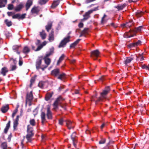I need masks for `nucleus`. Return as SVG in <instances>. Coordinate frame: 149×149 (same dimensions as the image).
Here are the masks:
<instances>
[{"mask_svg": "<svg viewBox=\"0 0 149 149\" xmlns=\"http://www.w3.org/2000/svg\"><path fill=\"white\" fill-rule=\"evenodd\" d=\"M53 53V50H50L49 51L46 52L45 55L44 56L43 58V59L44 60L46 66H47L50 64L51 60L49 57L52 55Z\"/></svg>", "mask_w": 149, "mask_h": 149, "instance_id": "obj_1", "label": "nucleus"}, {"mask_svg": "<svg viewBox=\"0 0 149 149\" xmlns=\"http://www.w3.org/2000/svg\"><path fill=\"white\" fill-rule=\"evenodd\" d=\"M33 127L30 125H28L27 127V134L26 136V138L29 141H31V138L33 135Z\"/></svg>", "mask_w": 149, "mask_h": 149, "instance_id": "obj_2", "label": "nucleus"}, {"mask_svg": "<svg viewBox=\"0 0 149 149\" xmlns=\"http://www.w3.org/2000/svg\"><path fill=\"white\" fill-rule=\"evenodd\" d=\"M98 8L99 6H97L95 8H94L86 12L85 14L83 15L84 18L81 19V20L85 21L87 20L90 17V14L92 13L93 11L98 10Z\"/></svg>", "mask_w": 149, "mask_h": 149, "instance_id": "obj_3", "label": "nucleus"}, {"mask_svg": "<svg viewBox=\"0 0 149 149\" xmlns=\"http://www.w3.org/2000/svg\"><path fill=\"white\" fill-rule=\"evenodd\" d=\"M110 89L109 87H107L103 91V92L101 93L100 97L99 99V101H102L104 99H105L106 97V95L110 91Z\"/></svg>", "mask_w": 149, "mask_h": 149, "instance_id": "obj_4", "label": "nucleus"}, {"mask_svg": "<svg viewBox=\"0 0 149 149\" xmlns=\"http://www.w3.org/2000/svg\"><path fill=\"white\" fill-rule=\"evenodd\" d=\"M33 98L32 92L31 91L29 93L27 94L26 100V104H28L29 106L31 104V102Z\"/></svg>", "mask_w": 149, "mask_h": 149, "instance_id": "obj_5", "label": "nucleus"}, {"mask_svg": "<svg viewBox=\"0 0 149 149\" xmlns=\"http://www.w3.org/2000/svg\"><path fill=\"white\" fill-rule=\"evenodd\" d=\"M64 100V99L61 97L57 98L53 104L54 109H56L57 108L58 105L62 103Z\"/></svg>", "mask_w": 149, "mask_h": 149, "instance_id": "obj_6", "label": "nucleus"}, {"mask_svg": "<svg viewBox=\"0 0 149 149\" xmlns=\"http://www.w3.org/2000/svg\"><path fill=\"white\" fill-rule=\"evenodd\" d=\"M70 36H68L66 38H65L61 42L59 45V47H63L66 44L70 41Z\"/></svg>", "mask_w": 149, "mask_h": 149, "instance_id": "obj_7", "label": "nucleus"}, {"mask_svg": "<svg viewBox=\"0 0 149 149\" xmlns=\"http://www.w3.org/2000/svg\"><path fill=\"white\" fill-rule=\"evenodd\" d=\"M100 52L97 50L93 51L91 53V56L94 60H96L97 58L99 56Z\"/></svg>", "mask_w": 149, "mask_h": 149, "instance_id": "obj_8", "label": "nucleus"}, {"mask_svg": "<svg viewBox=\"0 0 149 149\" xmlns=\"http://www.w3.org/2000/svg\"><path fill=\"white\" fill-rule=\"evenodd\" d=\"M135 35V33L134 31L130 30L129 32L125 33L124 36L125 38H129Z\"/></svg>", "mask_w": 149, "mask_h": 149, "instance_id": "obj_9", "label": "nucleus"}, {"mask_svg": "<svg viewBox=\"0 0 149 149\" xmlns=\"http://www.w3.org/2000/svg\"><path fill=\"white\" fill-rule=\"evenodd\" d=\"M71 139L72 140L73 144L74 146L76 148V143L77 141V136L76 132H74L71 136Z\"/></svg>", "mask_w": 149, "mask_h": 149, "instance_id": "obj_10", "label": "nucleus"}, {"mask_svg": "<svg viewBox=\"0 0 149 149\" xmlns=\"http://www.w3.org/2000/svg\"><path fill=\"white\" fill-rule=\"evenodd\" d=\"M50 107L48 105L47 107V116L48 119H51L52 118V113L50 110Z\"/></svg>", "mask_w": 149, "mask_h": 149, "instance_id": "obj_11", "label": "nucleus"}, {"mask_svg": "<svg viewBox=\"0 0 149 149\" xmlns=\"http://www.w3.org/2000/svg\"><path fill=\"white\" fill-rule=\"evenodd\" d=\"M141 42L140 40H138L137 42L129 45V47L130 48L133 47H136L141 45Z\"/></svg>", "mask_w": 149, "mask_h": 149, "instance_id": "obj_12", "label": "nucleus"}, {"mask_svg": "<svg viewBox=\"0 0 149 149\" xmlns=\"http://www.w3.org/2000/svg\"><path fill=\"white\" fill-rule=\"evenodd\" d=\"M48 40L50 42L53 41L54 40V31L53 30H52L49 35Z\"/></svg>", "mask_w": 149, "mask_h": 149, "instance_id": "obj_13", "label": "nucleus"}, {"mask_svg": "<svg viewBox=\"0 0 149 149\" xmlns=\"http://www.w3.org/2000/svg\"><path fill=\"white\" fill-rule=\"evenodd\" d=\"M8 71V68L6 67H4L2 68L0 73L3 76H5Z\"/></svg>", "mask_w": 149, "mask_h": 149, "instance_id": "obj_14", "label": "nucleus"}, {"mask_svg": "<svg viewBox=\"0 0 149 149\" xmlns=\"http://www.w3.org/2000/svg\"><path fill=\"white\" fill-rule=\"evenodd\" d=\"M19 116H17L16 119L14 120L13 122V128L14 130L16 129L17 127L18 124V121L19 120Z\"/></svg>", "mask_w": 149, "mask_h": 149, "instance_id": "obj_15", "label": "nucleus"}, {"mask_svg": "<svg viewBox=\"0 0 149 149\" xmlns=\"http://www.w3.org/2000/svg\"><path fill=\"white\" fill-rule=\"evenodd\" d=\"M66 125L68 128L70 129L71 128H73L74 124L70 120H68L66 122Z\"/></svg>", "mask_w": 149, "mask_h": 149, "instance_id": "obj_16", "label": "nucleus"}, {"mask_svg": "<svg viewBox=\"0 0 149 149\" xmlns=\"http://www.w3.org/2000/svg\"><path fill=\"white\" fill-rule=\"evenodd\" d=\"M9 109L8 104L3 105L1 108V111L3 113H6Z\"/></svg>", "mask_w": 149, "mask_h": 149, "instance_id": "obj_17", "label": "nucleus"}, {"mask_svg": "<svg viewBox=\"0 0 149 149\" xmlns=\"http://www.w3.org/2000/svg\"><path fill=\"white\" fill-rule=\"evenodd\" d=\"M126 5L124 3L122 4H118L117 6H115V8H117L119 11L123 10L125 7H126Z\"/></svg>", "mask_w": 149, "mask_h": 149, "instance_id": "obj_18", "label": "nucleus"}, {"mask_svg": "<svg viewBox=\"0 0 149 149\" xmlns=\"http://www.w3.org/2000/svg\"><path fill=\"white\" fill-rule=\"evenodd\" d=\"M24 7L22 3H20L17 5L14 8V10L16 12L19 11Z\"/></svg>", "mask_w": 149, "mask_h": 149, "instance_id": "obj_19", "label": "nucleus"}, {"mask_svg": "<svg viewBox=\"0 0 149 149\" xmlns=\"http://www.w3.org/2000/svg\"><path fill=\"white\" fill-rule=\"evenodd\" d=\"M52 26V22H49L47 25L45 26V29L48 32H49V30L51 29Z\"/></svg>", "mask_w": 149, "mask_h": 149, "instance_id": "obj_20", "label": "nucleus"}, {"mask_svg": "<svg viewBox=\"0 0 149 149\" xmlns=\"http://www.w3.org/2000/svg\"><path fill=\"white\" fill-rule=\"evenodd\" d=\"M32 0H27L26 5V10H27L29 9L30 6L32 5Z\"/></svg>", "mask_w": 149, "mask_h": 149, "instance_id": "obj_21", "label": "nucleus"}, {"mask_svg": "<svg viewBox=\"0 0 149 149\" xmlns=\"http://www.w3.org/2000/svg\"><path fill=\"white\" fill-rule=\"evenodd\" d=\"M40 10V9L38 7L34 6L31 10V12L32 13H37Z\"/></svg>", "mask_w": 149, "mask_h": 149, "instance_id": "obj_22", "label": "nucleus"}, {"mask_svg": "<svg viewBox=\"0 0 149 149\" xmlns=\"http://www.w3.org/2000/svg\"><path fill=\"white\" fill-rule=\"evenodd\" d=\"M42 63V59L39 58L38 59L36 63V66L37 69H39L40 68L41 65Z\"/></svg>", "mask_w": 149, "mask_h": 149, "instance_id": "obj_23", "label": "nucleus"}, {"mask_svg": "<svg viewBox=\"0 0 149 149\" xmlns=\"http://www.w3.org/2000/svg\"><path fill=\"white\" fill-rule=\"evenodd\" d=\"M41 117L42 120V123L44 124L46 122L45 114V113L43 112H42L41 114Z\"/></svg>", "mask_w": 149, "mask_h": 149, "instance_id": "obj_24", "label": "nucleus"}, {"mask_svg": "<svg viewBox=\"0 0 149 149\" xmlns=\"http://www.w3.org/2000/svg\"><path fill=\"white\" fill-rule=\"evenodd\" d=\"M133 25V22L132 21H130L129 22H126L125 24H123L122 25V26L123 27L129 28L131 26Z\"/></svg>", "mask_w": 149, "mask_h": 149, "instance_id": "obj_25", "label": "nucleus"}, {"mask_svg": "<svg viewBox=\"0 0 149 149\" xmlns=\"http://www.w3.org/2000/svg\"><path fill=\"white\" fill-rule=\"evenodd\" d=\"M7 2V0H0V8L4 7Z\"/></svg>", "mask_w": 149, "mask_h": 149, "instance_id": "obj_26", "label": "nucleus"}, {"mask_svg": "<svg viewBox=\"0 0 149 149\" xmlns=\"http://www.w3.org/2000/svg\"><path fill=\"white\" fill-rule=\"evenodd\" d=\"M59 72V70L58 69H56L52 71L51 74L52 75L56 76L58 75Z\"/></svg>", "mask_w": 149, "mask_h": 149, "instance_id": "obj_27", "label": "nucleus"}, {"mask_svg": "<svg viewBox=\"0 0 149 149\" xmlns=\"http://www.w3.org/2000/svg\"><path fill=\"white\" fill-rule=\"evenodd\" d=\"M30 51L29 48L27 46L24 47L22 50V52L25 54H27Z\"/></svg>", "mask_w": 149, "mask_h": 149, "instance_id": "obj_28", "label": "nucleus"}, {"mask_svg": "<svg viewBox=\"0 0 149 149\" xmlns=\"http://www.w3.org/2000/svg\"><path fill=\"white\" fill-rule=\"evenodd\" d=\"M10 121H9L6 125V126L4 130V132L5 133H6L10 127Z\"/></svg>", "mask_w": 149, "mask_h": 149, "instance_id": "obj_29", "label": "nucleus"}, {"mask_svg": "<svg viewBox=\"0 0 149 149\" xmlns=\"http://www.w3.org/2000/svg\"><path fill=\"white\" fill-rule=\"evenodd\" d=\"M40 36L42 39H44L45 38L46 34L44 30H43L42 32H40Z\"/></svg>", "mask_w": 149, "mask_h": 149, "instance_id": "obj_30", "label": "nucleus"}, {"mask_svg": "<svg viewBox=\"0 0 149 149\" xmlns=\"http://www.w3.org/2000/svg\"><path fill=\"white\" fill-rule=\"evenodd\" d=\"M133 59L134 58L132 57H129L127 58L125 61V63L127 65L128 63H130Z\"/></svg>", "mask_w": 149, "mask_h": 149, "instance_id": "obj_31", "label": "nucleus"}, {"mask_svg": "<svg viewBox=\"0 0 149 149\" xmlns=\"http://www.w3.org/2000/svg\"><path fill=\"white\" fill-rule=\"evenodd\" d=\"M53 95V93H48L46 94L45 97V99L47 101H48L52 97Z\"/></svg>", "mask_w": 149, "mask_h": 149, "instance_id": "obj_32", "label": "nucleus"}, {"mask_svg": "<svg viewBox=\"0 0 149 149\" xmlns=\"http://www.w3.org/2000/svg\"><path fill=\"white\" fill-rule=\"evenodd\" d=\"M59 3V0H57L56 1H54L53 3L52 4V7L53 8H55L56 6H57L58 5V4Z\"/></svg>", "mask_w": 149, "mask_h": 149, "instance_id": "obj_33", "label": "nucleus"}, {"mask_svg": "<svg viewBox=\"0 0 149 149\" xmlns=\"http://www.w3.org/2000/svg\"><path fill=\"white\" fill-rule=\"evenodd\" d=\"M66 77L65 75V74L63 73L60 74L58 77V79L61 80L64 79Z\"/></svg>", "mask_w": 149, "mask_h": 149, "instance_id": "obj_34", "label": "nucleus"}, {"mask_svg": "<svg viewBox=\"0 0 149 149\" xmlns=\"http://www.w3.org/2000/svg\"><path fill=\"white\" fill-rule=\"evenodd\" d=\"M142 27V26H140L137 28H136L134 30V31L136 32H140L141 31Z\"/></svg>", "mask_w": 149, "mask_h": 149, "instance_id": "obj_35", "label": "nucleus"}, {"mask_svg": "<svg viewBox=\"0 0 149 149\" xmlns=\"http://www.w3.org/2000/svg\"><path fill=\"white\" fill-rule=\"evenodd\" d=\"M80 40L79 39L77 40L76 41L74 42L72 44L70 45V47L71 48H73L75 47V46L77 45V44L79 42Z\"/></svg>", "mask_w": 149, "mask_h": 149, "instance_id": "obj_36", "label": "nucleus"}, {"mask_svg": "<svg viewBox=\"0 0 149 149\" xmlns=\"http://www.w3.org/2000/svg\"><path fill=\"white\" fill-rule=\"evenodd\" d=\"M5 22L8 26H10L12 25V22L11 21H9L8 19H6Z\"/></svg>", "mask_w": 149, "mask_h": 149, "instance_id": "obj_37", "label": "nucleus"}, {"mask_svg": "<svg viewBox=\"0 0 149 149\" xmlns=\"http://www.w3.org/2000/svg\"><path fill=\"white\" fill-rule=\"evenodd\" d=\"M29 123L32 126H34L36 125V122L34 119H31L29 121Z\"/></svg>", "mask_w": 149, "mask_h": 149, "instance_id": "obj_38", "label": "nucleus"}, {"mask_svg": "<svg viewBox=\"0 0 149 149\" xmlns=\"http://www.w3.org/2000/svg\"><path fill=\"white\" fill-rule=\"evenodd\" d=\"M1 147L3 149H7V146L6 142H3L2 143L1 145Z\"/></svg>", "mask_w": 149, "mask_h": 149, "instance_id": "obj_39", "label": "nucleus"}, {"mask_svg": "<svg viewBox=\"0 0 149 149\" xmlns=\"http://www.w3.org/2000/svg\"><path fill=\"white\" fill-rule=\"evenodd\" d=\"M17 66L15 65H12L10 67V71H13L15 70L17 68Z\"/></svg>", "mask_w": 149, "mask_h": 149, "instance_id": "obj_40", "label": "nucleus"}, {"mask_svg": "<svg viewBox=\"0 0 149 149\" xmlns=\"http://www.w3.org/2000/svg\"><path fill=\"white\" fill-rule=\"evenodd\" d=\"M14 8V5L12 4H9L8 5V10H11Z\"/></svg>", "mask_w": 149, "mask_h": 149, "instance_id": "obj_41", "label": "nucleus"}, {"mask_svg": "<svg viewBox=\"0 0 149 149\" xmlns=\"http://www.w3.org/2000/svg\"><path fill=\"white\" fill-rule=\"evenodd\" d=\"M19 14L18 13L16 14H14L13 15L12 18L13 19H19Z\"/></svg>", "mask_w": 149, "mask_h": 149, "instance_id": "obj_42", "label": "nucleus"}, {"mask_svg": "<svg viewBox=\"0 0 149 149\" xmlns=\"http://www.w3.org/2000/svg\"><path fill=\"white\" fill-rule=\"evenodd\" d=\"M47 1L46 0H39V3L40 4H45Z\"/></svg>", "mask_w": 149, "mask_h": 149, "instance_id": "obj_43", "label": "nucleus"}, {"mask_svg": "<svg viewBox=\"0 0 149 149\" xmlns=\"http://www.w3.org/2000/svg\"><path fill=\"white\" fill-rule=\"evenodd\" d=\"M26 15V14H24L22 15L19 14V19H23L25 17Z\"/></svg>", "mask_w": 149, "mask_h": 149, "instance_id": "obj_44", "label": "nucleus"}, {"mask_svg": "<svg viewBox=\"0 0 149 149\" xmlns=\"http://www.w3.org/2000/svg\"><path fill=\"white\" fill-rule=\"evenodd\" d=\"M17 108L15 110H14L12 115V117L13 118H14V117L17 113Z\"/></svg>", "mask_w": 149, "mask_h": 149, "instance_id": "obj_45", "label": "nucleus"}, {"mask_svg": "<svg viewBox=\"0 0 149 149\" xmlns=\"http://www.w3.org/2000/svg\"><path fill=\"white\" fill-rule=\"evenodd\" d=\"M14 14V13L12 12H8L7 13V14L8 16H12L13 17V15Z\"/></svg>", "mask_w": 149, "mask_h": 149, "instance_id": "obj_46", "label": "nucleus"}, {"mask_svg": "<svg viewBox=\"0 0 149 149\" xmlns=\"http://www.w3.org/2000/svg\"><path fill=\"white\" fill-rule=\"evenodd\" d=\"M20 47V46L15 45L13 47V49L14 50H18Z\"/></svg>", "mask_w": 149, "mask_h": 149, "instance_id": "obj_47", "label": "nucleus"}, {"mask_svg": "<svg viewBox=\"0 0 149 149\" xmlns=\"http://www.w3.org/2000/svg\"><path fill=\"white\" fill-rule=\"evenodd\" d=\"M142 68L146 70H149V67L146 65H144L142 66Z\"/></svg>", "mask_w": 149, "mask_h": 149, "instance_id": "obj_48", "label": "nucleus"}, {"mask_svg": "<svg viewBox=\"0 0 149 149\" xmlns=\"http://www.w3.org/2000/svg\"><path fill=\"white\" fill-rule=\"evenodd\" d=\"M105 142V139H102L99 142V143L100 144H103Z\"/></svg>", "mask_w": 149, "mask_h": 149, "instance_id": "obj_49", "label": "nucleus"}, {"mask_svg": "<svg viewBox=\"0 0 149 149\" xmlns=\"http://www.w3.org/2000/svg\"><path fill=\"white\" fill-rule=\"evenodd\" d=\"M19 65L20 66H21L23 64L22 60V58L20 57L19 58Z\"/></svg>", "mask_w": 149, "mask_h": 149, "instance_id": "obj_50", "label": "nucleus"}, {"mask_svg": "<svg viewBox=\"0 0 149 149\" xmlns=\"http://www.w3.org/2000/svg\"><path fill=\"white\" fill-rule=\"evenodd\" d=\"M35 79L33 78H32L30 80L31 84L30 85V87H31L32 84L33 83Z\"/></svg>", "mask_w": 149, "mask_h": 149, "instance_id": "obj_51", "label": "nucleus"}, {"mask_svg": "<svg viewBox=\"0 0 149 149\" xmlns=\"http://www.w3.org/2000/svg\"><path fill=\"white\" fill-rule=\"evenodd\" d=\"M43 47V46L42 45H40L35 50L36 51H39Z\"/></svg>", "mask_w": 149, "mask_h": 149, "instance_id": "obj_52", "label": "nucleus"}, {"mask_svg": "<svg viewBox=\"0 0 149 149\" xmlns=\"http://www.w3.org/2000/svg\"><path fill=\"white\" fill-rule=\"evenodd\" d=\"M142 14H143V13L142 12H141L140 13H139V12H137L136 13V15L137 17H140L142 15Z\"/></svg>", "mask_w": 149, "mask_h": 149, "instance_id": "obj_53", "label": "nucleus"}, {"mask_svg": "<svg viewBox=\"0 0 149 149\" xmlns=\"http://www.w3.org/2000/svg\"><path fill=\"white\" fill-rule=\"evenodd\" d=\"M87 29H85L84 30L81 32L80 36H82L83 34L86 33H87Z\"/></svg>", "mask_w": 149, "mask_h": 149, "instance_id": "obj_54", "label": "nucleus"}, {"mask_svg": "<svg viewBox=\"0 0 149 149\" xmlns=\"http://www.w3.org/2000/svg\"><path fill=\"white\" fill-rule=\"evenodd\" d=\"M83 24L82 22H80L79 24L78 25V26L79 28H82L83 27Z\"/></svg>", "mask_w": 149, "mask_h": 149, "instance_id": "obj_55", "label": "nucleus"}, {"mask_svg": "<svg viewBox=\"0 0 149 149\" xmlns=\"http://www.w3.org/2000/svg\"><path fill=\"white\" fill-rule=\"evenodd\" d=\"M106 15L104 14L102 18L101 22L102 23H103L104 22V18L106 17Z\"/></svg>", "mask_w": 149, "mask_h": 149, "instance_id": "obj_56", "label": "nucleus"}, {"mask_svg": "<svg viewBox=\"0 0 149 149\" xmlns=\"http://www.w3.org/2000/svg\"><path fill=\"white\" fill-rule=\"evenodd\" d=\"M95 0H86V3H88L91 2H93Z\"/></svg>", "mask_w": 149, "mask_h": 149, "instance_id": "obj_57", "label": "nucleus"}, {"mask_svg": "<svg viewBox=\"0 0 149 149\" xmlns=\"http://www.w3.org/2000/svg\"><path fill=\"white\" fill-rule=\"evenodd\" d=\"M64 55L63 54L60 57V58H59V59L61 61L63 60V59L64 57Z\"/></svg>", "mask_w": 149, "mask_h": 149, "instance_id": "obj_58", "label": "nucleus"}, {"mask_svg": "<svg viewBox=\"0 0 149 149\" xmlns=\"http://www.w3.org/2000/svg\"><path fill=\"white\" fill-rule=\"evenodd\" d=\"M63 120L62 119H61L59 120V124L61 125H62L63 124Z\"/></svg>", "mask_w": 149, "mask_h": 149, "instance_id": "obj_59", "label": "nucleus"}, {"mask_svg": "<svg viewBox=\"0 0 149 149\" xmlns=\"http://www.w3.org/2000/svg\"><path fill=\"white\" fill-rule=\"evenodd\" d=\"M23 142H24V141H23V140H22V141L21 143V146L22 148H23L24 147V145L23 144Z\"/></svg>", "mask_w": 149, "mask_h": 149, "instance_id": "obj_60", "label": "nucleus"}, {"mask_svg": "<svg viewBox=\"0 0 149 149\" xmlns=\"http://www.w3.org/2000/svg\"><path fill=\"white\" fill-rule=\"evenodd\" d=\"M47 67V66L46 65H45L43 67H42L41 66L40 67V68H41L42 70L43 71Z\"/></svg>", "mask_w": 149, "mask_h": 149, "instance_id": "obj_61", "label": "nucleus"}, {"mask_svg": "<svg viewBox=\"0 0 149 149\" xmlns=\"http://www.w3.org/2000/svg\"><path fill=\"white\" fill-rule=\"evenodd\" d=\"M39 87L40 88H42L43 87V85H42V82H40L38 85Z\"/></svg>", "mask_w": 149, "mask_h": 149, "instance_id": "obj_62", "label": "nucleus"}, {"mask_svg": "<svg viewBox=\"0 0 149 149\" xmlns=\"http://www.w3.org/2000/svg\"><path fill=\"white\" fill-rule=\"evenodd\" d=\"M40 43V41L39 40H37V42H36V45H38L39 43Z\"/></svg>", "mask_w": 149, "mask_h": 149, "instance_id": "obj_63", "label": "nucleus"}, {"mask_svg": "<svg viewBox=\"0 0 149 149\" xmlns=\"http://www.w3.org/2000/svg\"><path fill=\"white\" fill-rule=\"evenodd\" d=\"M47 44V42L46 41H44L42 43L41 45H42V46H43H43H45Z\"/></svg>", "mask_w": 149, "mask_h": 149, "instance_id": "obj_64", "label": "nucleus"}]
</instances>
